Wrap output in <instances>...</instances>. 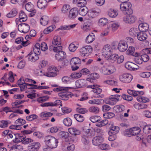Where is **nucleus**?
Masks as SVG:
<instances>
[{
  "instance_id": "nucleus-1",
  "label": "nucleus",
  "mask_w": 151,
  "mask_h": 151,
  "mask_svg": "<svg viewBox=\"0 0 151 151\" xmlns=\"http://www.w3.org/2000/svg\"><path fill=\"white\" fill-rule=\"evenodd\" d=\"M58 142L57 139L53 137L48 136V147L51 149L56 148Z\"/></svg>"
},
{
  "instance_id": "nucleus-2",
  "label": "nucleus",
  "mask_w": 151,
  "mask_h": 151,
  "mask_svg": "<svg viewBox=\"0 0 151 151\" xmlns=\"http://www.w3.org/2000/svg\"><path fill=\"white\" fill-rule=\"evenodd\" d=\"M92 131L90 129H88L86 131V134L82 136L81 141L84 145L88 144L89 143L88 137H91L93 134L92 133Z\"/></svg>"
},
{
  "instance_id": "nucleus-3",
  "label": "nucleus",
  "mask_w": 151,
  "mask_h": 151,
  "mask_svg": "<svg viewBox=\"0 0 151 151\" xmlns=\"http://www.w3.org/2000/svg\"><path fill=\"white\" fill-rule=\"evenodd\" d=\"M119 78L122 82L125 83H129L133 79L132 76L129 73H125L119 76Z\"/></svg>"
},
{
  "instance_id": "nucleus-4",
  "label": "nucleus",
  "mask_w": 151,
  "mask_h": 151,
  "mask_svg": "<svg viewBox=\"0 0 151 151\" xmlns=\"http://www.w3.org/2000/svg\"><path fill=\"white\" fill-rule=\"evenodd\" d=\"M48 69L49 70L48 72V77H54L57 75V73L58 72V70L55 66H50Z\"/></svg>"
},
{
  "instance_id": "nucleus-5",
  "label": "nucleus",
  "mask_w": 151,
  "mask_h": 151,
  "mask_svg": "<svg viewBox=\"0 0 151 151\" xmlns=\"http://www.w3.org/2000/svg\"><path fill=\"white\" fill-rule=\"evenodd\" d=\"M30 29L29 26L27 24L21 23L18 26V29L19 31L24 33H26Z\"/></svg>"
},
{
  "instance_id": "nucleus-6",
  "label": "nucleus",
  "mask_w": 151,
  "mask_h": 151,
  "mask_svg": "<svg viewBox=\"0 0 151 151\" xmlns=\"http://www.w3.org/2000/svg\"><path fill=\"white\" fill-rule=\"evenodd\" d=\"M39 55L31 51L25 57V58L32 62H34L39 59L38 55Z\"/></svg>"
},
{
  "instance_id": "nucleus-7",
  "label": "nucleus",
  "mask_w": 151,
  "mask_h": 151,
  "mask_svg": "<svg viewBox=\"0 0 151 151\" xmlns=\"http://www.w3.org/2000/svg\"><path fill=\"white\" fill-rule=\"evenodd\" d=\"M111 48L108 45H105L102 50L103 55L106 58L108 57L109 55L111 54Z\"/></svg>"
},
{
  "instance_id": "nucleus-8",
  "label": "nucleus",
  "mask_w": 151,
  "mask_h": 151,
  "mask_svg": "<svg viewBox=\"0 0 151 151\" xmlns=\"http://www.w3.org/2000/svg\"><path fill=\"white\" fill-rule=\"evenodd\" d=\"M108 125L109 128L110 129L108 132L109 134H116L118 133L119 130V128L118 126H114L113 122H111Z\"/></svg>"
},
{
  "instance_id": "nucleus-9",
  "label": "nucleus",
  "mask_w": 151,
  "mask_h": 151,
  "mask_svg": "<svg viewBox=\"0 0 151 151\" xmlns=\"http://www.w3.org/2000/svg\"><path fill=\"white\" fill-rule=\"evenodd\" d=\"M128 48V45L126 41L121 40L119 41L118 46V48L121 52L125 51Z\"/></svg>"
},
{
  "instance_id": "nucleus-10",
  "label": "nucleus",
  "mask_w": 151,
  "mask_h": 151,
  "mask_svg": "<svg viewBox=\"0 0 151 151\" xmlns=\"http://www.w3.org/2000/svg\"><path fill=\"white\" fill-rule=\"evenodd\" d=\"M66 57V53L63 51L56 53L55 58L58 62L63 61Z\"/></svg>"
},
{
  "instance_id": "nucleus-11",
  "label": "nucleus",
  "mask_w": 151,
  "mask_h": 151,
  "mask_svg": "<svg viewBox=\"0 0 151 151\" xmlns=\"http://www.w3.org/2000/svg\"><path fill=\"white\" fill-rule=\"evenodd\" d=\"M75 149L74 145L69 143L68 142L63 143V150L65 151H73Z\"/></svg>"
},
{
  "instance_id": "nucleus-12",
  "label": "nucleus",
  "mask_w": 151,
  "mask_h": 151,
  "mask_svg": "<svg viewBox=\"0 0 151 151\" xmlns=\"http://www.w3.org/2000/svg\"><path fill=\"white\" fill-rule=\"evenodd\" d=\"M79 11L77 8H73L69 11L68 17L71 19H75L78 15Z\"/></svg>"
},
{
  "instance_id": "nucleus-13",
  "label": "nucleus",
  "mask_w": 151,
  "mask_h": 151,
  "mask_svg": "<svg viewBox=\"0 0 151 151\" xmlns=\"http://www.w3.org/2000/svg\"><path fill=\"white\" fill-rule=\"evenodd\" d=\"M40 146V145L39 142H34L31 143L28 147V149L30 151H37Z\"/></svg>"
},
{
  "instance_id": "nucleus-14",
  "label": "nucleus",
  "mask_w": 151,
  "mask_h": 151,
  "mask_svg": "<svg viewBox=\"0 0 151 151\" xmlns=\"http://www.w3.org/2000/svg\"><path fill=\"white\" fill-rule=\"evenodd\" d=\"M92 51V48L91 46H86L85 47H83L80 50V52L81 53L82 55L86 54L89 53Z\"/></svg>"
},
{
  "instance_id": "nucleus-15",
  "label": "nucleus",
  "mask_w": 151,
  "mask_h": 151,
  "mask_svg": "<svg viewBox=\"0 0 151 151\" xmlns=\"http://www.w3.org/2000/svg\"><path fill=\"white\" fill-rule=\"evenodd\" d=\"M15 136V139L13 140V141L16 143H18L21 142H23V140L26 138L25 135H24L22 134L17 133L14 134Z\"/></svg>"
},
{
  "instance_id": "nucleus-16",
  "label": "nucleus",
  "mask_w": 151,
  "mask_h": 151,
  "mask_svg": "<svg viewBox=\"0 0 151 151\" xmlns=\"http://www.w3.org/2000/svg\"><path fill=\"white\" fill-rule=\"evenodd\" d=\"M103 141V139L101 136H97L94 137L92 139V143L95 145H100Z\"/></svg>"
},
{
  "instance_id": "nucleus-17",
  "label": "nucleus",
  "mask_w": 151,
  "mask_h": 151,
  "mask_svg": "<svg viewBox=\"0 0 151 151\" xmlns=\"http://www.w3.org/2000/svg\"><path fill=\"white\" fill-rule=\"evenodd\" d=\"M137 66L136 64L130 62H127L125 64V68L129 70H137V69L136 67Z\"/></svg>"
},
{
  "instance_id": "nucleus-18",
  "label": "nucleus",
  "mask_w": 151,
  "mask_h": 151,
  "mask_svg": "<svg viewBox=\"0 0 151 151\" xmlns=\"http://www.w3.org/2000/svg\"><path fill=\"white\" fill-rule=\"evenodd\" d=\"M47 1L46 0H39L37 2V7L40 9H44L46 7Z\"/></svg>"
},
{
  "instance_id": "nucleus-19",
  "label": "nucleus",
  "mask_w": 151,
  "mask_h": 151,
  "mask_svg": "<svg viewBox=\"0 0 151 151\" xmlns=\"http://www.w3.org/2000/svg\"><path fill=\"white\" fill-rule=\"evenodd\" d=\"M135 49L133 47L130 46L127 51V54L129 55H132L135 57L139 56L140 54L137 52H134Z\"/></svg>"
},
{
  "instance_id": "nucleus-20",
  "label": "nucleus",
  "mask_w": 151,
  "mask_h": 151,
  "mask_svg": "<svg viewBox=\"0 0 151 151\" xmlns=\"http://www.w3.org/2000/svg\"><path fill=\"white\" fill-rule=\"evenodd\" d=\"M136 19L135 16L131 15H127L125 18L124 17V20L129 23H132L135 22Z\"/></svg>"
},
{
  "instance_id": "nucleus-21",
  "label": "nucleus",
  "mask_w": 151,
  "mask_h": 151,
  "mask_svg": "<svg viewBox=\"0 0 151 151\" xmlns=\"http://www.w3.org/2000/svg\"><path fill=\"white\" fill-rule=\"evenodd\" d=\"M114 110L115 111L116 113H120L123 112L124 113H127L125 111V108L123 105L116 106L114 108Z\"/></svg>"
},
{
  "instance_id": "nucleus-22",
  "label": "nucleus",
  "mask_w": 151,
  "mask_h": 151,
  "mask_svg": "<svg viewBox=\"0 0 151 151\" xmlns=\"http://www.w3.org/2000/svg\"><path fill=\"white\" fill-rule=\"evenodd\" d=\"M3 111L6 112V113L9 112H12L14 113H23V111L22 110H20L18 109L13 110L10 109V108L8 107H5L1 110L0 112L2 111Z\"/></svg>"
},
{
  "instance_id": "nucleus-23",
  "label": "nucleus",
  "mask_w": 151,
  "mask_h": 151,
  "mask_svg": "<svg viewBox=\"0 0 151 151\" xmlns=\"http://www.w3.org/2000/svg\"><path fill=\"white\" fill-rule=\"evenodd\" d=\"M86 81L84 79H79L76 82V85L77 88L83 87L86 85Z\"/></svg>"
},
{
  "instance_id": "nucleus-24",
  "label": "nucleus",
  "mask_w": 151,
  "mask_h": 151,
  "mask_svg": "<svg viewBox=\"0 0 151 151\" xmlns=\"http://www.w3.org/2000/svg\"><path fill=\"white\" fill-rule=\"evenodd\" d=\"M118 57L119 55L117 54L112 52L111 54H110V55H109V57L106 58L109 62L113 63L117 60Z\"/></svg>"
},
{
  "instance_id": "nucleus-25",
  "label": "nucleus",
  "mask_w": 151,
  "mask_h": 151,
  "mask_svg": "<svg viewBox=\"0 0 151 151\" xmlns=\"http://www.w3.org/2000/svg\"><path fill=\"white\" fill-rule=\"evenodd\" d=\"M137 39L140 41H144L147 37V35L145 33L139 31L137 35Z\"/></svg>"
},
{
  "instance_id": "nucleus-26",
  "label": "nucleus",
  "mask_w": 151,
  "mask_h": 151,
  "mask_svg": "<svg viewBox=\"0 0 151 151\" xmlns=\"http://www.w3.org/2000/svg\"><path fill=\"white\" fill-rule=\"evenodd\" d=\"M69 132L75 136L78 135L80 134V131L75 128H70L68 129Z\"/></svg>"
},
{
  "instance_id": "nucleus-27",
  "label": "nucleus",
  "mask_w": 151,
  "mask_h": 151,
  "mask_svg": "<svg viewBox=\"0 0 151 151\" xmlns=\"http://www.w3.org/2000/svg\"><path fill=\"white\" fill-rule=\"evenodd\" d=\"M95 37L93 33L90 34L87 37L86 41L87 43L92 42L94 40Z\"/></svg>"
},
{
  "instance_id": "nucleus-28",
  "label": "nucleus",
  "mask_w": 151,
  "mask_h": 151,
  "mask_svg": "<svg viewBox=\"0 0 151 151\" xmlns=\"http://www.w3.org/2000/svg\"><path fill=\"white\" fill-rule=\"evenodd\" d=\"M70 93H60L58 94L59 96L61 97V99L64 100H68L69 96H70Z\"/></svg>"
},
{
  "instance_id": "nucleus-29",
  "label": "nucleus",
  "mask_w": 151,
  "mask_h": 151,
  "mask_svg": "<svg viewBox=\"0 0 151 151\" xmlns=\"http://www.w3.org/2000/svg\"><path fill=\"white\" fill-rule=\"evenodd\" d=\"M88 12V9L86 6L81 7L79 10V14L83 16H84Z\"/></svg>"
},
{
  "instance_id": "nucleus-30",
  "label": "nucleus",
  "mask_w": 151,
  "mask_h": 151,
  "mask_svg": "<svg viewBox=\"0 0 151 151\" xmlns=\"http://www.w3.org/2000/svg\"><path fill=\"white\" fill-rule=\"evenodd\" d=\"M139 29L135 28H132L129 30V34L132 36L136 37L139 32Z\"/></svg>"
},
{
  "instance_id": "nucleus-31",
  "label": "nucleus",
  "mask_w": 151,
  "mask_h": 151,
  "mask_svg": "<svg viewBox=\"0 0 151 151\" xmlns=\"http://www.w3.org/2000/svg\"><path fill=\"white\" fill-rule=\"evenodd\" d=\"M59 135L60 138L65 139V141H67V139L69 136V134L68 132L64 131L60 132L59 134Z\"/></svg>"
},
{
  "instance_id": "nucleus-32",
  "label": "nucleus",
  "mask_w": 151,
  "mask_h": 151,
  "mask_svg": "<svg viewBox=\"0 0 151 151\" xmlns=\"http://www.w3.org/2000/svg\"><path fill=\"white\" fill-rule=\"evenodd\" d=\"M17 14V12L16 9H12L6 15V16L8 18L13 17H15Z\"/></svg>"
},
{
  "instance_id": "nucleus-33",
  "label": "nucleus",
  "mask_w": 151,
  "mask_h": 151,
  "mask_svg": "<svg viewBox=\"0 0 151 151\" xmlns=\"http://www.w3.org/2000/svg\"><path fill=\"white\" fill-rule=\"evenodd\" d=\"M81 61L80 59L78 57H74L71 59L70 63L71 64L76 65L81 63Z\"/></svg>"
},
{
  "instance_id": "nucleus-34",
  "label": "nucleus",
  "mask_w": 151,
  "mask_h": 151,
  "mask_svg": "<svg viewBox=\"0 0 151 151\" xmlns=\"http://www.w3.org/2000/svg\"><path fill=\"white\" fill-rule=\"evenodd\" d=\"M23 147L20 145H14L11 147L9 151H22Z\"/></svg>"
},
{
  "instance_id": "nucleus-35",
  "label": "nucleus",
  "mask_w": 151,
  "mask_h": 151,
  "mask_svg": "<svg viewBox=\"0 0 151 151\" xmlns=\"http://www.w3.org/2000/svg\"><path fill=\"white\" fill-rule=\"evenodd\" d=\"M143 128V131L145 134L151 133V125H145Z\"/></svg>"
},
{
  "instance_id": "nucleus-36",
  "label": "nucleus",
  "mask_w": 151,
  "mask_h": 151,
  "mask_svg": "<svg viewBox=\"0 0 151 151\" xmlns=\"http://www.w3.org/2000/svg\"><path fill=\"white\" fill-rule=\"evenodd\" d=\"M33 52L36 53L38 54H40V45L39 43L36 44L34 47Z\"/></svg>"
},
{
  "instance_id": "nucleus-37",
  "label": "nucleus",
  "mask_w": 151,
  "mask_h": 151,
  "mask_svg": "<svg viewBox=\"0 0 151 151\" xmlns=\"http://www.w3.org/2000/svg\"><path fill=\"white\" fill-rule=\"evenodd\" d=\"M104 102V100L102 99H97L91 100L89 101V103L90 104H100L101 103Z\"/></svg>"
},
{
  "instance_id": "nucleus-38",
  "label": "nucleus",
  "mask_w": 151,
  "mask_h": 151,
  "mask_svg": "<svg viewBox=\"0 0 151 151\" xmlns=\"http://www.w3.org/2000/svg\"><path fill=\"white\" fill-rule=\"evenodd\" d=\"M74 116L76 120L79 122H82L84 119V117L79 114H75Z\"/></svg>"
},
{
  "instance_id": "nucleus-39",
  "label": "nucleus",
  "mask_w": 151,
  "mask_h": 151,
  "mask_svg": "<svg viewBox=\"0 0 151 151\" xmlns=\"http://www.w3.org/2000/svg\"><path fill=\"white\" fill-rule=\"evenodd\" d=\"M63 123L65 126L69 127L71 125L72 122L70 118H67L64 119Z\"/></svg>"
},
{
  "instance_id": "nucleus-40",
  "label": "nucleus",
  "mask_w": 151,
  "mask_h": 151,
  "mask_svg": "<svg viewBox=\"0 0 151 151\" xmlns=\"http://www.w3.org/2000/svg\"><path fill=\"white\" fill-rule=\"evenodd\" d=\"M132 135H135L139 134L140 132V129L137 127H134L131 128Z\"/></svg>"
},
{
  "instance_id": "nucleus-41",
  "label": "nucleus",
  "mask_w": 151,
  "mask_h": 151,
  "mask_svg": "<svg viewBox=\"0 0 151 151\" xmlns=\"http://www.w3.org/2000/svg\"><path fill=\"white\" fill-rule=\"evenodd\" d=\"M34 5L31 2H28L25 5V9L28 12H31L34 8Z\"/></svg>"
},
{
  "instance_id": "nucleus-42",
  "label": "nucleus",
  "mask_w": 151,
  "mask_h": 151,
  "mask_svg": "<svg viewBox=\"0 0 151 151\" xmlns=\"http://www.w3.org/2000/svg\"><path fill=\"white\" fill-rule=\"evenodd\" d=\"M61 101L60 100H57L54 102H48V106H55L61 105Z\"/></svg>"
},
{
  "instance_id": "nucleus-43",
  "label": "nucleus",
  "mask_w": 151,
  "mask_h": 151,
  "mask_svg": "<svg viewBox=\"0 0 151 151\" xmlns=\"http://www.w3.org/2000/svg\"><path fill=\"white\" fill-rule=\"evenodd\" d=\"M118 13L116 11L113 9H111L109 12L108 15L111 17H115L118 15Z\"/></svg>"
},
{
  "instance_id": "nucleus-44",
  "label": "nucleus",
  "mask_w": 151,
  "mask_h": 151,
  "mask_svg": "<svg viewBox=\"0 0 151 151\" xmlns=\"http://www.w3.org/2000/svg\"><path fill=\"white\" fill-rule=\"evenodd\" d=\"M108 121L106 119H105L98 122L96 124V126L100 127L108 124Z\"/></svg>"
},
{
  "instance_id": "nucleus-45",
  "label": "nucleus",
  "mask_w": 151,
  "mask_h": 151,
  "mask_svg": "<svg viewBox=\"0 0 151 151\" xmlns=\"http://www.w3.org/2000/svg\"><path fill=\"white\" fill-rule=\"evenodd\" d=\"M90 119L92 122L95 123L100 121L101 119V118L99 116H91Z\"/></svg>"
},
{
  "instance_id": "nucleus-46",
  "label": "nucleus",
  "mask_w": 151,
  "mask_h": 151,
  "mask_svg": "<svg viewBox=\"0 0 151 151\" xmlns=\"http://www.w3.org/2000/svg\"><path fill=\"white\" fill-rule=\"evenodd\" d=\"M109 104L111 105H114L115 104L116 102L120 100V99H116L114 97H109Z\"/></svg>"
},
{
  "instance_id": "nucleus-47",
  "label": "nucleus",
  "mask_w": 151,
  "mask_h": 151,
  "mask_svg": "<svg viewBox=\"0 0 151 151\" xmlns=\"http://www.w3.org/2000/svg\"><path fill=\"white\" fill-rule=\"evenodd\" d=\"M99 22L100 26H104L108 23V20L105 18H101L99 20Z\"/></svg>"
},
{
  "instance_id": "nucleus-48",
  "label": "nucleus",
  "mask_w": 151,
  "mask_h": 151,
  "mask_svg": "<svg viewBox=\"0 0 151 151\" xmlns=\"http://www.w3.org/2000/svg\"><path fill=\"white\" fill-rule=\"evenodd\" d=\"M62 128L59 127H53L50 128V132L52 133L57 132L58 131L61 130Z\"/></svg>"
},
{
  "instance_id": "nucleus-49",
  "label": "nucleus",
  "mask_w": 151,
  "mask_h": 151,
  "mask_svg": "<svg viewBox=\"0 0 151 151\" xmlns=\"http://www.w3.org/2000/svg\"><path fill=\"white\" fill-rule=\"evenodd\" d=\"M112 69H109V68L105 69L104 73L105 75H110L114 72L115 71L114 68L113 66H112Z\"/></svg>"
},
{
  "instance_id": "nucleus-50",
  "label": "nucleus",
  "mask_w": 151,
  "mask_h": 151,
  "mask_svg": "<svg viewBox=\"0 0 151 151\" xmlns=\"http://www.w3.org/2000/svg\"><path fill=\"white\" fill-rule=\"evenodd\" d=\"M89 110L90 112L98 113L99 112V108L97 107L92 106L89 108Z\"/></svg>"
},
{
  "instance_id": "nucleus-51",
  "label": "nucleus",
  "mask_w": 151,
  "mask_h": 151,
  "mask_svg": "<svg viewBox=\"0 0 151 151\" xmlns=\"http://www.w3.org/2000/svg\"><path fill=\"white\" fill-rule=\"evenodd\" d=\"M53 45H61V41L60 38H56L54 39L52 42Z\"/></svg>"
},
{
  "instance_id": "nucleus-52",
  "label": "nucleus",
  "mask_w": 151,
  "mask_h": 151,
  "mask_svg": "<svg viewBox=\"0 0 151 151\" xmlns=\"http://www.w3.org/2000/svg\"><path fill=\"white\" fill-rule=\"evenodd\" d=\"M46 16H43L40 19V22L41 24L46 26L47 24V21L46 20Z\"/></svg>"
},
{
  "instance_id": "nucleus-53",
  "label": "nucleus",
  "mask_w": 151,
  "mask_h": 151,
  "mask_svg": "<svg viewBox=\"0 0 151 151\" xmlns=\"http://www.w3.org/2000/svg\"><path fill=\"white\" fill-rule=\"evenodd\" d=\"M70 8V6L69 5L65 4L62 9V12L63 13H65L68 11Z\"/></svg>"
},
{
  "instance_id": "nucleus-54",
  "label": "nucleus",
  "mask_w": 151,
  "mask_h": 151,
  "mask_svg": "<svg viewBox=\"0 0 151 151\" xmlns=\"http://www.w3.org/2000/svg\"><path fill=\"white\" fill-rule=\"evenodd\" d=\"M151 75V73L150 72H147L141 73L140 74V76L143 78H148Z\"/></svg>"
},
{
  "instance_id": "nucleus-55",
  "label": "nucleus",
  "mask_w": 151,
  "mask_h": 151,
  "mask_svg": "<svg viewBox=\"0 0 151 151\" xmlns=\"http://www.w3.org/2000/svg\"><path fill=\"white\" fill-rule=\"evenodd\" d=\"M25 101V100H18L12 103V105L14 108H15L17 107L16 106L20 104Z\"/></svg>"
},
{
  "instance_id": "nucleus-56",
  "label": "nucleus",
  "mask_w": 151,
  "mask_h": 151,
  "mask_svg": "<svg viewBox=\"0 0 151 151\" xmlns=\"http://www.w3.org/2000/svg\"><path fill=\"white\" fill-rule=\"evenodd\" d=\"M131 128L129 129L125 130L124 135L127 137H130L132 136V134Z\"/></svg>"
},
{
  "instance_id": "nucleus-57",
  "label": "nucleus",
  "mask_w": 151,
  "mask_h": 151,
  "mask_svg": "<svg viewBox=\"0 0 151 151\" xmlns=\"http://www.w3.org/2000/svg\"><path fill=\"white\" fill-rule=\"evenodd\" d=\"M91 24L89 22L84 23L83 26V30L86 31L89 30L90 29V26H91Z\"/></svg>"
},
{
  "instance_id": "nucleus-58",
  "label": "nucleus",
  "mask_w": 151,
  "mask_h": 151,
  "mask_svg": "<svg viewBox=\"0 0 151 151\" xmlns=\"http://www.w3.org/2000/svg\"><path fill=\"white\" fill-rule=\"evenodd\" d=\"M121 97L124 100L130 101L132 100L133 98L132 96L125 94H122Z\"/></svg>"
},
{
  "instance_id": "nucleus-59",
  "label": "nucleus",
  "mask_w": 151,
  "mask_h": 151,
  "mask_svg": "<svg viewBox=\"0 0 151 151\" xmlns=\"http://www.w3.org/2000/svg\"><path fill=\"white\" fill-rule=\"evenodd\" d=\"M87 2L86 0H79L78 3V5L79 7H83L85 6Z\"/></svg>"
},
{
  "instance_id": "nucleus-60",
  "label": "nucleus",
  "mask_w": 151,
  "mask_h": 151,
  "mask_svg": "<svg viewBox=\"0 0 151 151\" xmlns=\"http://www.w3.org/2000/svg\"><path fill=\"white\" fill-rule=\"evenodd\" d=\"M62 110L64 113H69L71 112L72 109L68 107H64L62 108Z\"/></svg>"
},
{
  "instance_id": "nucleus-61",
  "label": "nucleus",
  "mask_w": 151,
  "mask_h": 151,
  "mask_svg": "<svg viewBox=\"0 0 151 151\" xmlns=\"http://www.w3.org/2000/svg\"><path fill=\"white\" fill-rule=\"evenodd\" d=\"M77 112L78 113H85L88 112V111L86 109L78 107L76 109Z\"/></svg>"
},
{
  "instance_id": "nucleus-62",
  "label": "nucleus",
  "mask_w": 151,
  "mask_h": 151,
  "mask_svg": "<svg viewBox=\"0 0 151 151\" xmlns=\"http://www.w3.org/2000/svg\"><path fill=\"white\" fill-rule=\"evenodd\" d=\"M37 116L35 114H32L29 116L26 117V119L28 121H32L37 118Z\"/></svg>"
},
{
  "instance_id": "nucleus-63",
  "label": "nucleus",
  "mask_w": 151,
  "mask_h": 151,
  "mask_svg": "<svg viewBox=\"0 0 151 151\" xmlns=\"http://www.w3.org/2000/svg\"><path fill=\"white\" fill-rule=\"evenodd\" d=\"M141 57L143 61L144 62H147L149 59V56L146 54H144L141 55Z\"/></svg>"
},
{
  "instance_id": "nucleus-64",
  "label": "nucleus",
  "mask_w": 151,
  "mask_h": 151,
  "mask_svg": "<svg viewBox=\"0 0 151 151\" xmlns=\"http://www.w3.org/2000/svg\"><path fill=\"white\" fill-rule=\"evenodd\" d=\"M8 123L6 121L2 120L0 121V127L2 128L7 127Z\"/></svg>"
}]
</instances>
